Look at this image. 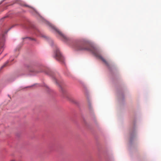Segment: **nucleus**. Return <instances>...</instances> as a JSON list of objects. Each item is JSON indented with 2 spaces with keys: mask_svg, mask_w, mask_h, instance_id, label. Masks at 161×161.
Wrapping results in <instances>:
<instances>
[{
  "mask_svg": "<svg viewBox=\"0 0 161 161\" xmlns=\"http://www.w3.org/2000/svg\"><path fill=\"white\" fill-rule=\"evenodd\" d=\"M75 49L77 50H88L91 51L96 57L101 59L108 66V62L100 55L99 50L97 48L87 46L81 42L76 43L75 45Z\"/></svg>",
  "mask_w": 161,
  "mask_h": 161,
  "instance_id": "obj_1",
  "label": "nucleus"
},
{
  "mask_svg": "<svg viewBox=\"0 0 161 161\" xmlns=\"http://www.w3.org/2000/svg\"><path fill=\"white\" fill-rule=\"evenodd\" d=\"M55 56L56 59L62 63H64V58L60 53L58 49L57 48H56V51L55 52Z\"/></svg>",
  "mask_w": 161,
  "mask_h": 161,
  "instance_id": "obj_2",
  "label": "nucleus"
},
{
  "mask_svg": "<svg viewBox=\"0 0 161 161\" xmlns=\"http://www.w3.org/2000/svg\"><path fill=\"white\" fill-rule=\"evenodd\" d=\"M0 55L4 50L5 36L4 34H2L0 37Z\"/></svg>",
  "mask_w": 161,
  "mask_h": 161,
  "instance_id": "obj_3",
  "label": "nucleus"
},
{
  "mask_svg": "<svg viewBox=\"0 0 161 161\" xmlns=\"http://www.w3.org/2000/svg\"><path fill=\"white\" fill-rule=\"evenodd\" d=\"M60 35V36L63 38L64 41H67L69 40V38L66 35L62 33L59 30L56 28H53Z\"/></svg>",
  "mask_w": 161,
  "mask_h": 161,
  "instance_id": "obj_4",
  "label": "nucleus"
},
{
  "mask_svg": "<svg viewBox=\"0 0 161 161\" xmlns=\"http://www.w3.org/2000/svg\"><path fill=\"white\" fill-rule=\"evenodd\" d=\"M9 63V61H7L4 64L3 66H2L1 68H2L3 67L6 66L8 65V64Z\"/></svg>",
  "mask_w": 161,
  "mask_h": 161,
  "instance_id": "obj_5",
  "label": "nucleus"
},
{
  "mask_svg": "<svg viewBox=\"0 0 161 161\" xmlns=\"http://www.w3.org/2000/svg\"><path fill=\"white\" fill-rule=\"evenodd\" d=\"M28 39L31 40H35V39L32 38L30 37H25V38H24L23 39Z\"/></svg>",
  "mask_w": 161,
  "mask_h": 161,
  "instance_id": "obj_6",
  "label": "nucleus"
},
{
  "mask_svg": "<svg viewBox=\"0 0 161 161\" xmlns=\"http://www.w3.org/2000/svg\"><path fill=\"white\" fill-rule=\"evenodd\" d=\"M25 6H26V7H29V8H32L30 6H29V5H26V4H25L24 5Z\"/></svg>",
  "mask_w": 161,
  "mask_h": 161,
  "instance_id": "obj_7",
  "label": "nucleus"
},
{
  "mask_svg": "<svg viewBox=\"0 0 161 161\" xmlns=\"http://www.w3.org/2000/svg\"><path fill=\"white\" fill-rule=\"evenodd\" d=\"M32 10H33V11H34L35 12V13H37V12H36V10L35 9H34V8H32Z\"/></svg>",
  "mask_w": 161,
  "mask_h": 161,
  "instance_id": "obj_8",
  "label": "nucleus"
},
{
  "mask_svg": "<svg viewBox=\"0 0 161 161\" xmlns=\"http://www.w3.org/2000/svg\"><path fill=\"white\" fill-rule=\"evenodd\" d=\"M8 31H5L4 33H7Z\"/></svg>",
  "mask_w": 161,
  "mask_h": 161,
  "instance_id": "obj_9",
  "label": "nucleus"
}]
</instances>
